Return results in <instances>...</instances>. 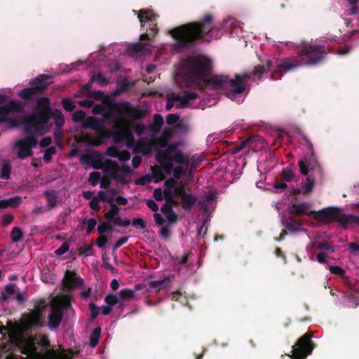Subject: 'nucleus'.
<instances>
[{
    "label": "nucleus",
    "instance_id": "nucleus-1",
    "mask_svg": "<svg viewBox=\"0 0 359 359\" xmlns=\"http://www.w3.org/2000/svg\"><path fill=\"white\" fill-rule=\"evenodd\" d=\"M26 103L18 100H9L0 93V126L6 129H14L20 126H24V132L32 133L42 132L46 133L50 119L54 118L57 128H61L65 123V117L58 109L50 107V100L48 97H41L36 102L34 113L22 118Z\"/></svg>",
    "mask_w": 359,
    "mask_h": 359
},
{
    "label": "nucleus",
    "instance_id": "nucleus-2",
    "mask_svg": "<svg viewBox=\"0 0 359 359\" xmlns=\"http://www.w3.org/2000/svg\"><path fill=\"white\" fill-rule=\"evenodd\" d=\"M212 61L205 55H196L187 57L184 62L181 74L182 81L187 87L198 85L204 81L208 85H212L215 88H230L226 93L228 97H233L243 93L246 89V83L252 76H260L266 71L264 65H258L252 72H245L235 75L234 79H230L225 75H213L206 79L212 72Z\"/></svg>",
    "mask_w": 359,
    "mask_h": 359
},
{
    "label": "nucleus",
    "instance_id": "nucleus-3",
    "mask_svg": "<svg viewBox=\"0 0 359 359\" xmlns=\"http://www.w3.org/2000/svg\"><path fill=\"white\" fill-rule=\"evenodd\" d=\"M236 21L233 18L224 20L222 26L214 24V17L206 13L198 21L189 22L170 30L169 34L175 40L172 48L175 50L189 48L197 43H210L220 39L222 31L226 32L233 27Z\"/></svg>",
    "mask_w": 359,
    "mask_h": 359
},
{
    "label": "nucleus",
    "instance_id": "nucleus-4",
    "mask_svg": "<svg viewBox=\"0 0 359 359\" xmlns=\"http://www.w3.org/2000/svg\"><path fill=\"white\" fill-rule=\"evenodd\" d=\"M25 359H56L57 354L51 348L47 335L39 334L29 337L22 342L20 346Z\"/></svg>",
    "mask_w": 359,
    "mask_h": 359
},
{
    "label": "nucleus",
    "instance_id": "nucleus-5",
    "mask_svg": "<svg viewBox=\"0 0 359 359\" xmlns=\"http://www.w3.org/2000/svg\"><path fill=\"white\" fill-rule=\"evenodd\" d=\"M355 207L359 208V202L355 204ZM315 219L321 222H338L344 228H346L348 224H359V215H346L342 210L337 207H329L318 212H312Z\"/></svg>",
    "mask_w": 359,
    "mask_h": 359
},
{
    "label": "nucleus",
    "instance_id": "nucleus-6",
    "mask_svg": "<svg viewBox=\"0 0 359 359\" xmlns=\"http://www.w3.org/2000/svg\"><path fill=\"white\" fill-rule=\"evenodd\" d=\"M180 142H173L169 144L164 151H159L156 155L157 161L163 166L167 173H170L173 169L172 162L184 165L186 169L189 165V158L183 154L178 147Z\"/></svg>",
    "mask_w": 359,
    "mask_h": 359
},
{
    "label": "nucleus",
    "instance_id": "nucleus-7",
    "mask_svg": "<svg viewBox=\"0 0 359 359\" xmlns=\"http://www.w3.org/2000/svg\"><path fill=\"white\" fill-rule=\"evenodd\" d=\"M329 53L323 45H304L298 50L302 65L315 66L321 63Z\"/></svg>",
    "mask_w": 359,
    "mask_h": 359
},
{
    "label": "nucleus",
    "instance_id": "nucleus-8",
    "mask_svg": "<svg viewBox=\"0 0 359 359\" xmlns=\"http://www.w3.org/2000/svg\"><path fill=\"white\" fill-rule=\"evenodd\" d=\"M51 77L47 74H40L29 82V87L20 90L18 95L25 101L37 100L50 84Z\"/></svg>",
    "mask_w": 359,
    "mask_h": 359
},
{
    "label": "nucleus",
    "instance_id": "nucleus-9",
    "mask_svg": "<svg viewBox=\"0 0 359 359\" xmlns=\"http://www.w3.org/2000/svg\"><path fill=\"white\" fill-rule=\"evenodd\" d=\"M133 12L135 14H137V18L142 27L144 26V23L150 22V27L149 28V30H147L146 33L142 34L140 36V40L145 41L154 39L158 32L156 24L158 15L149 9H141L139 12L133 10Z\"/></svg>",
    "mask_w": 359,
    "mask_h": 359
},
{
    "label": "nucleus",
    "instance_id": "nucleus-10",
    "mask_svg": "<svg viewBox=\"0 0 359 359\" xmlns=\"http://www.w3.org/2000/svg\"><path fill=\"white\" fill-rule=\"evenodd\" d=\"M312 337V332H306L292 346L294 359H305L311 354L314 348Z\"/></svg>",
    "mask_w": 359,
    "mask_h": 359
},
{
    "label": "nucleus",
    "instance_id": "nucleus-11",
    "mask_svg": "<svg viewBox=\"0 0 359 359\" xmlns=\"http://www.w3.org/2000/svg\"><path fill=\"white\" fill-rule=\"evenodd\" d=\"M105 171L109 175L110 177L117 182H121L123 184H126L128 181L126 180V177L130 175L132 170L127 165L119 164L113 161H109L107 163Z\"/></svg>",
    "mask_w": 359,
    "mask_h": 359
},
{
    "label": "nucleus",
    "instance_id": "nucleus-12",
    "mask_svg": "<svg viewBox=\"0 0 359 359\" xmlns=\"http://www.w3.org/2000/svg\"><path fill=\"white\" fill-rule=\"evenodd\" d=\"M64 287L67 290L78 287L83 284V280L77 276L74 271L67 270L63 280Z\"/></svg>",
    "mask_w": 359,
    "mask_h": 359
},
{
    "label": "nucleus",
    "instance_id": "nucleus-13",
    "mask_svg": "<svg viewBox=\"0 0 359 359\" xmlns=\"http://www.w3.org/2000/svg\"><path fill=\"white\" fill-rule=\"evenodd\" d=\"M153 137H140L136 141L135 152L140 153L143 155H147L151 153V149L155 147Z\"/></svg>",
    "mask_w": 359,
    "mask_h": 359
},
{
    "label": "nucleus",
    "instance_id": "nucleus-14",
    "mask_svg": "<svg viewBox=\"0 0 359 359\" xmlns=\"http://www.w3.org/2000/svg\"><path fill=\"white\" fill-rule=\"evenodd\" d=\"M112 109L121 114L130 115L135 118L142 116V111L133 107L128 102H117L113 104Z\"/></svg>",
    "mask_w": 359,
    "mask_h": 359
},
{
    "label": "nucleus",
    "instance_id": "nucleus-15",
    "mask_svg": "<svg viewBox=\"0 0 359 359\" xmlns=\"http://www.w3.org/2000/svg\"><path fill=\"white\" fill-rule=\"evenodd\" d=\"M104 118L99 119L95 116H88L82 123V128L83 129L90 128L96 130L100 135H103L104 130L103 129L102 126L104 123Z\"/></svg>",
    "mask_w": 359,
    "mask_h": 359
},
{
    "label": "nucleus",
    "instance_id": "nucleus-16",
    "mask_svg": "<svg viewBox=\"0 0 359 359\" xmlns=\"http://www.w3.org/2000/svg\"><path fill=\"white\" fill-rule=\"evenodd\" d=\"M25 325L27 330H36L43 326L42 316L33 312L25 315Z\"/></svg>",
    "mask_w": 359,
    "mask_h": 359
},
{
    "label": "nucleus",
    "instance_id": "nucleus-17",
    "mask_svg": "<svg viewBox=\"0 0 359 359\" xmlns=\"http://www.w3.org/2000/svg\"><path fill=\"white\" fill-rule=\"evenodd\" d=\"M63 311L60 308L53 307L48 316V327L51 330H56L63 318Z\"/></svg>",
    "mask_w": 359,
    "mask_h": 359
},
{
    "label": "nucleus",
    "instance_id": "nucleus-18",
    "mask_svg": "<svg viewBox=\"0 0 359 359\" xmlns=\"http://www.w3.org/2000/svg\"><path fill=\"white\" fill-rule=\"evenodd\" d=\"M13 148L17 150V156L20 159H25L33 155L32 150H30L27 144V141L24 138L16 140Z\"/></svg>",
    "mask_w": 359,
    "mask_h": 359
},
{
    "label": "nucleus",
    "instance_id": "nucleus-19",
    "mask_svg": "<svg viewBox=\"0 0 359 359\" xmlns=\"http://www.w3.org/2000/svg\"><path fill=\"white\" fill-rule=\"evenodd\" d=\"M301 65H302L301 59L298 60L296 57H287L284 60L277 61L275 67H276L277 71H280L282 69L285 71H291Z\"/></svg>",
    "mask_w": 359,
    "mask_h": 359
},
{
    "label": "nucleus",
    "instance_id": "nucleus-20",
    "mask_svg": "<svg viewBox=\"0 0 359 359\" xmlns=\"http://www.w3.org/2000/svg\"><path fill=\"white\" fill-rule=\"evenodd\" d=\"M114 130L111 133L114 141L117 144L122 143L125 141L127 135H128L130 130L123 124L120 123H116L114 125Z\"/></svg>",
    "mask_w": 359,
    "mask_h": 359
},
{
    "label": "nucleus",
    "instance_id": "nucleus-21",
    "mask_svg": "<svg viewBox=\"0 0 359 359\" xmlns=\"http://www.w3.org/2000/svg\"><path fill=\"white\" fill-rule=\"evenodd\" d=\"M174 134V130L172 128H165L161 135L159 137L155 136L153 137L155 146H158L161 148H165L169 146L168 142Z\"/></svg>",
    "mask_w": 359,
    "mask_h": 359
},
{
    "label": "nucleus",
    "instance_id": "nucleus-22",
    "mask_svg": "<svg viewBox=\"0 0 359 359\" xmlns=\"http://www.w3.org/2000/svg\"><path fill=\"white\" fill-rule=\"evenodd\" d=\"M163 126V118L159 114L154 115L153 122L147 125L148 132L150 133L151 137L156 136L161 131Z\"/></svg>",
    "mask_w": 359,
    "mask_h": 359
},
{
    "label": "nucleus",
    "instance_id": "nucleus-23",
    "mask_svg": "<svg viewBox=\"0 0 359 359\" xmlns=\"http://www.w3.org/2000/svg\"><path fill=\"white\" fill-rule=\"evenodd\" d=\"M198 97V95L194 92H187L184 95H175V106L177 109L184 108L189 105L191 100Z\"/></svg>",
    "mask_w": 359,
    "mask_h": 359
},
{
    "label": "nucleus",
    "instance_id": "nucleus-24",
    "mask_svg": "<svg viewBox=\"0 0 359 359\" xmlns=\"http://www.w3.org/2000/svg\"><path fill=\"white\" fill-rule=\"evenodd\" d=\"M82 161L86 163H90L95 169L102 168L103 166L101 155L94 151L82 157Z\"/></svg>",
    "mask_w": 359,
    "mask_h": 359
},
{
    "label": "nucleus",
    "instance_id": "nucleus-25",
    "mask_svg": "<svg viewBox=\"0 0 359 359\" xmlns=\"http://www.w3.org/2000/svg\"><path fill=\"white\" fill-rule=\"evenodd\" d=\"M310 205L308 203H293L290 208V214H295L297 215H301L303 214H306L309 215H311L315 219V217L312 212H316L315 210H309Z\"/></svg>",
    "mask_w": 359,
    "mask_h": 359
},
{
    "label": "nucleus",
    "instance_id": "nucleus-26",
    "mask_svg": "<svg viewBox=\"0 0 359 359\" xmlns=\"http://www.w3.org/2000/svg\"><path fill=\"white\" fill-rule=\"evenodd\" d=\"M12 164L6 159L0 158V178L8 180L11 178Z\"/></svg>",
    "mask_w": 359,
    "mask_h": 359
},
{
    "label": "nucleus",
    "instance_id": "nucleus-27",
    "mask_svg": "<svg viewBox=\"0 0 359 359\" xmlns=\"http://www.w3.org/2000/svg\"><path fill=\"white\" fill-rule=\"evenodd\" d=\"M22 201V198L19 196L0 200V210L7 208H15L21 204Z\"/></svg>",
    "mask_w": 359,
    "mask_h": 359
},
{
    "label": "nucleus",
    "instance_id": "nucleus-28",
    "mask_svg": "<svg viewBox=\"0 0 359 359\" xmlns=\"http://www.w3.org/2000/svg\"><path fill=\"white\" fill-rule=\"evenodd\" d=\"M197 201V197L191 194H186L181 198V205L185 210H190Z\"/></svg>",
    "mask_w": 359,
    "mask_h": 359
},
{
    "label": "nucleus",
    "instance_id": "nucleus-29",
    "mask_svg": "<svg viewBox=\"0 0 359 359\" xmlns=\"http://www.w3.org/2000/svg\"><path fill=\"white\" fill-rule=\"evenodd\" d=\"M44 196L47 199V205L50 209L54 208L58 203V196L56 191L47 190L44 192Z\"/></svg>",
    "mask_w": 359,
    "mask_h": 359
},
{
    "label": "nucleus",
    "instance_id": "nucleus-30",
    "mask_svg": "<svg viewBox=\"0 0 359 359\" xmlns=\"http://www.w3.org/2000/svg\"><path fill=\"white\" fill-rule=\"evenodd\" d=\"M305 162L309 165V168L311 170H315L318 169V170L321 173L322 172V168L317 160V158L316 155L314 154V152L309 153V155H306L303 158Z\"/></svg>",
    "mask_w": 359,
    "mask_h": 359
},
{
    "label": "nucleus",
    "instance_id": "nucleus-31",
    "mask_svg": "<svg viewBox=\"0 0 359 359\" xmlns=\"http://www.w3.org/2000/svg\"><path fill=\"white\" fill-rule=\"evenodd\" d=\"M170 278L169 276L165 277L160 280H151L148 283L151 289H154L156 292L160 291L161 289L165 288L170 283Z\"/></svg>",
    "mask_w": 359,
    "mask_h": 359
},
{
    "label": "nucleus",
    "instance_id": "nucleus-32",
    "mask_svg": "<svg viewBox=\"0 0 359 359\" xmlns=\"http://www.w3.org/2000/svg\"><path fill=\"white\" fill-rule=\"evenodd\" d=\"M107 154L109 156L114 157V158L128 159L130 157V155L128 153L121 151L115 146H111V147H108V149L107 150Z\"/></svg>",
    "mask_w": 359,
    "mask_h": 359
},
{
    "label": "nucleus",
    "instance_id": "nucleus-33",
    "mask_svg": "<svg viewBox=\"0 0 359 359\" xmlns=\"http://www.w3.org/2000/svg\"><path fill=\"white\" fill-rule=\"evenodd\" d=\"M262 142V139L259 135H252L244 140L246 147L253 150L257 149L258 144Z\"/></svg>",
    "mask_w": 359,
    "mask_h": 359
},
{
    "label": "nucleus",
    "instance_id": "nucleus-34",
    "mask_svg": "<svg viewBox=\"0 0 359 359\" xmlns=\"http://www.w3.org/2000/svg\"><path fill=\"white\" fill-rule=\"evenodd\" d=\"M25 138H24L27 141V144H28L29 148L30 150H32L33 148H35L38 144V140L34 137V135L39 134V135H43L44 133H42V132H34L32 133H27Z\"/></svg>",
    "mask_w": 359,
    "mask_h": 359
},
{
    "label": "nucleus",
    "instance_id": "nucleus-35",
    "mask_svg": "<svg viewBox=\"0 0 359 359\" xmlns=\"http://www.w3.org/2000/svg\"><path fill=\"white\" fill-rule=\"evenodd\" d=\"M149 44L148 43L137 42L132 44L129 50L135 53L148 51Z\"/></svg>",
    "mask_w": 359,
    "mask_h": 359
},
{
    "label": "nucleus",
    "instance_id": "nucleus-36",
    "mask_svg": "<svg viewBox=\"0 0 359 359\" xmlns=\"http://www.w3.org/2000/svg\"><path fill=\"white\" fill-rule=\"evenodd\" d=\"M119 208L116 204L110 205V210L104 214V218L108 222H114V218H116L119 213Z\"/></svg>",
    "mask_w": 359,
    "mask_h": 359
},
{
    "label": "nucleus",
    "instance_id": "nucleus-37",
    "mask_svg": "<svg viewBox=\"0 0 359 359\" xmlns=\"http://www.w3.org/2000/svg\"><path fill=\"white\" fill-rule=\"evenodd\" d=\"M314 187V179L311 176L306 178V182L302 186V194L308 195L310 194Z\"/></svg>",
    "mask_w": 359,
    "mask_h": 359
},
{
    "label": "nucleus",
    "instance_id": "nucleus-38",
    "mask_svg": "<svg viewBox=\"0 0 359 359\" xmlns=\"http://www.w3.org/2000/svg\"><path fill=\"white\" fill-rule=\"evenodd\" d=\"M134 295L135 291L131 289H123L118 293L120 302L130 300L134 297Z\"/></svg>",
    "mask_w": 359,
    "mask_h": 359
},
{
    "label": "nucleus",
    "instance_id": "nucleus-39",
    "mask_svg": "<svg viewBox=\"0 0 359 359\" xmlns=\"http://www.w3.org/2000/svg\"><path fill=\"white\" fill-rule=\"evenodd\" d=\"M101 329L100 327L95 328L90 337V344L92 347L97 345L100 337Z\"/></svg>",
    "mask_w": 359,
    "mask_h": 359
},
{
    "label": "nucleus",
    "instance_id": "nucleus-40",
    "mask_svg": "<svg viewBox=\"0 0 359 359\" xmlns=\"http://www.w3.org/2000/svg\"><path fill=\"white\" fill-rule=\"evenodd\" d=\"M24 237V234L20 228L15 226L11 232V238L13 242L17 243L21 241Z\"/></svg>",
    "mask_w": 359,
    "mask_h": 359
},
{
    "label": "nucleus",
    "instance_id": "nucleus-41",
    "mask_svg": "<svg viewBox=\"0 0 359 359\" xmlns=\"http://www.w3.org/2000/svg\"><path fill=\"white\" fill-rule=\"evenodd\" d=\"M280 177L282 181L290 182L293 180L295 174L291 169L285 168L282 170Z\"/></svg>",
    "mask_w": 359,
    "mask_h": 359
},
{
    "label": "nucleus",
    "instance_id": "nucleus-42",
    "mask_svg": "<svg viewBox=\"0 0 359 359\" xmlns=\"http://www.w3.org/2000/svg\"><path fill=\"white\" fill-rule=\"evenodd\" d=\"M203 158L201 156H193L191 158V162L189 163L190 167H189V172H194L201 163L203 161Z\"/></svg>",
    "mask_w": 359,
    "mask_h": 359
},
{
    "label": "nucleus",
    "instance_id": "nucleus-43",
    "mask_svg": "<svg viewBox=\"0 0 359 359\" xmlns=\"http://www.w3.org/2000/svg\"><path fill=\"white\" fill-rule=\"evenodd\" d=\"M46 306V302L44 299H39L35 302L34 309L32 312L40 314L42 316V313L45 307Z\"/></svg>",
    "mask_w": 359,
    "mask_h": 359
},
{
    "label": "nucleus",
    "instance_id": "nucleus-44",
    "mask_svg": "<svg viewBox=\"0 0 359 359\" xmlns=\"http://www.w3.org/2000/svg\"><path fill=\"white\" fill-rule=\"evenodd\" d=\"M90 81H97L100 86H104L108 84V80L101 73L94 74L90 79Z\"/></svg>",
    "mask_w": 359,
    "mask_h": 359
},
{
    "label": "nucleus",
    "instance_id": "nucleus-45",
    "mask_svg": "<svg viewBox=\"0 0 359 359\" xmlns=\"http://www.w3.org/2000/svg\"><path fill=\"white\" fill-rule=\"evenodd\" d=\"M133 128L135 130V133L139 136L148 133L147 125L145 124L136 123L133 126Z\"/></svg>",
    "mask_w": 359,
    "mask_h": 359
},
{
    "label": "nucleus",
    "instance_id": "nucleus-46",
    "mask_svg": "<svg viewBox=\"0 0 359 359\" xmlns=\"http://www.w3.org/2000/svg\"><path fill=\"white\" fill-rule=\"evenodd\" d=\"M86 114L82 110L76 111L72 115V120L75 123L83 122L86 119Z\"/></svg>",
    "mask_w": 359,
    "mask_h": 359
},
{
    "label": "nucleus",
    "instance_id": "nucleus-47",
    "mask_svg": "<svg viewBox=\"0 0 359 359\" xmlns=\"http://www.w3.org/2000/svg\"><path fill=\"white\" fill-rule=\"evenodd\" d=\"M129 88V83L127 80H123L118 83L117 88L115 91V95H119L123 92L126 91Z\"/></svg>",
    "mask_w": 359,
    "mask_h": 359
},
{
    "label": "nucleus",
    "instance_id": "nucleus-48",
    "mask_svg": "<svg viewBox=\"0 0 359 359\" xmlns=\"http://www.w3.org/2000/svg\"><path fill=\"white\" fill-rule=\"evenodd\" d=\"M101 180V175L97 171L92 172L90 174L88 181L93 186H95L97 184L99 181Z\"/></svg>",
    "mask_w": 359,
    "mask_h": 359
},
{
    "label": "nucleus",
    "instance_id": "nucleus-49",
    "mask_svg": "<svg viewBox=\"0 0 359 359\" xmlns=\"http://www.w3.org/2000/svg\"><path fill=\"white\" fill-rule=\"evenodd\" d=\"M56 153V148L54 146L50 147L46 149L43 154V160L46 162H50L52 159V156Z\"/></svg>",
    "mask_w": 359,
    "mask_h": 359
},
{
    "label": "nucleus",
    "instance_id": "nucleus-50",
    "mask_svg": "<svg viewBox=\"0 0 359 359\" xmlns=\"http://www.w3.org/2000/svg\"><path fill=\"white\" fill-rule=\"evenodd\" d=\"M215 198V196L214 194L210 192L198 201V204L202 207L206 208V205H208L210 201H214Z\"/></svg>",
    "mask_w": 359,
    "mask_h": 359
},
{
    "label": "nucleus",
    "instance_id": "nucleus-51",
    "mask_svg": "<svg viewBox=\"0 0 359 359\" xmlns=\"http://www.w3.org/2000/svg\"><path fill=\"white\" fill-rule=\"evenodd\" d=\"M104 302L108 306L111 307L118 303L119 300L115 294H109L104 297Z\"/></svg>",
    "mask_w": 359,
    "mask_h": 359
},
{
    "label": "nucleus",
    "instance_id": "nucleus-52",
    "mask_svg": "<svg viewBox=\"0 0 359 359\" xmlns=\"http://www.w3.org/2000/svg\"><path fill=\"white\" fill-rule=\"evenodd\" d=\"M317 248L319 250H327L330 252H334V251L332 244L327 241L319 242L318 243Z\"/></svg>",
    "mask_w": 359,
    "mask_h": 359
},
{
    "label": "nucleus",
    "instance_id": "nucleus-53",
    "mask_svg": "<svg viewBox=\"0 0 359 359\" xmlns=\"http://www.w3.org/2000/svg\"><path fill=\"white\" fill-rule=\"evenodd\" d=\"M89 309L90 311V318L91 320H94L100 313V308L97 306L94 303L90 302L89 304Z\"/></svg>",
    "mask_w": 359,
    "mask_h": 359
},
{
    "label": "nucleus",
    "instance_id": "nucleus-54",
    "mask_svg": "<svg viewBox=\"0 0 359 359\" xmlns=\"http://www.w3.org/2000/svg\"><path fill=\"white\" fill-rule=\"evenodd\" d=\"M62 104L63 108L67 111H72L74 109L75 105L74 104L72 99L70 98H65L62 101Z\"/></svg>",
    "mask_w": 359,
    "mask_h": 359
},
{
    "label": "nucleus",
    "instance_id": "nucleus-55",
    "mask_svg": "<svg viewBox=\"0 0 359 359\" xmlns=\"http://www.w3.org/2000/svg\"><path fill=\"white\" fill-rule=\"evenodd\" d=\"M298 165L299 167V170L302 175L306 176L309 174V165L305 162L304 159H301L298 162Z\"/></svg>",
    "mask_w": 359,
    "mask_h": 359
},
{
    "label": "nucleus",
    "instance_id": "nucleus-56",
    "mask_svg": "<svg viewBox=\"0 0 359 359\" xmlns=\"http://www.w3.org/2000/svg\"><path fill=\"white\" fill-rule=\"evenodd\" d=\"M126 144L128 148H133L135 150L136 147V142L135 141L134 137L130 130L128 133V135H127V137L125 139Z\"/></svg>",
    "mask_w": 359,
    "mask_h": 359
},
{
    "label": "nucleus",
    "instance_id": "nucleus-57",
    "mask_svg": "<svg viewBox=\"0 0 359 359\" xmlns=\"http://www.w3.org/2000/svg\"><path fill=\"white\" fill-rule=\"evenodd\" d=\"M132 225L137 229H144L146 228V223L142 218H135L131 222Z\"/></svg>",
    "mask_w": 359,
    "mask_h": 359
},
{
    "label": "nucleus",
    "instance_id": "nucleus-58",
    "mask_svg": "<svg viewBox=\"0 0 359 359\" xmlns=\"http://www.w3.org/2000/svg\"><path fill=\"white\" fill-rule=\"evenodd\" d=\"M159 235L162 238H163L165 240H169L170 237L171 236V231H170L169 226H163L161 229Z\"/></svg>",
    "mask_w": 359,
    "mask_h": 359
},
{
    "label": "nucleus",
    "instance_id": "nucleus-59",
    "mask_svg": "<svg viewBox=\"0 0 359 359\" xmlns=\"http://www.w3.org/2000/svg\"><path fill=\"white\" fill-rule=\"evenodd\" d=\"M14 220V216L12 214H5L2 216L1 224L3 226H6Z\"/></svg>",
    "mask_w": 359,
    "mask_h": 359
},
{
    "label": "nucleus",
    "instance_id": "nucleus-60",
    "mask_svg": "<svg viewBox=\"0 0 359 359\" xmlns=\"http://www.w3.org/2000/svg\"><path fill=\"white\" fill-rule=\"evenodd\" d=\"M151 181V177L149 175H146L142 177L137 179L135 182L137 185H146Z\"/></svg>",
    "mask_w": 359,
    "mask_h": 359
},
{
    "label": "nucleus",
    "instance_id": "nucleus-61",
    "mask_svg": "<svg viewBox=\"0 0 359 359\" xmlns=\"http://www.w3.org/2000/svg\"><path fill=\"white\" fill-rule=\"evenodd\" d=\"M131 224L129 219H122L121 217H117L114 219V224L118 226H127Z\"/></svg>",
    "mask_w": 359,
    "mask_h": 359
},
{
    "label": "nucleus",
    "instance_id": "nucleus-62",
    "mask_svg": "<svg viewBox=\"0 0 359 359\" xmlns=\"http://www.w3.org/2000/svg\"><path fill=\"white\" fill-rule=\"evenodd\" d=\"M109 229H111V226L109 222H102L97 227V231L100 235H103Z\"/></svg>",
    "mask_w": 359,
    "mask_h": 359
},
{
    "label": "nucleus",
    "instance_id": "nucleus-63",
    "mask_svg": "<svg viewBox=\"0 0 359 359\" xmlns=\"http://www.w3.org/2000/svg\"><path fill=\"white\" fill-rule=\"evenodd\" d=\"M69 250V245L68 243H63L62 244V245L57 248L55 251V253L60 256V255H62L65 253H66L68 250Z\"/></svg>",
    "mask_w": 359,
    "mask_h": 359
},
{
    "label": "nucleus",
    "instance_id": "nucleus-64",
    "mask_svg": "<svg viewBox=\"0 0 359 359\" xmlns=\"http://www.w3.org/2000/svg\"><path fill=\"white\" fill-rule=\"evenodd\" d=\"M173 203H172V202H168V201L167 202L166 201V203H165L161 208V212L165 215H168V214L170 213L172 211H173V210H172V204Z\"/></svg>",
    "mask_w": 359,
    "mask_h": 359
}]
</instances>
